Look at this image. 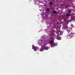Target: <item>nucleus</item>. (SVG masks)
<instances>
[{"instance_id": "11", "label": "nucleus", "mask_w": 75, "mask_h": 75, "mask_svg": "<svg viewBox=\"0 0 75 75\" xmlns=\"http://www.w3.org/2000/svg\"><path fill=\"white\" fill-rule=\"evenodd\" d=\"M50 9H49V8H48L47 9V11H50Z\"/></svg>"}, {"instance_id": "10", "label": "nucleus", "mask_w": 75, "mask_h": 75, "mask_svg": "<svg viewBox=\"0 0 75 75\" xmlns=\"http://www.w3.org/2000/svg\"><path fill=\"white\" fill-rule=\"evenodd\" d=\"M71 10H69V13H71Z\"/></svg>"}, {"instance_id": "13", "label": "nucleus", "mask_w": 75, "mask_h": 75, "mask_svg": "<svg viewBox=\"0 0 75 75\" xmlns=\"http://www.w3.org/2000/svg\"><path fill=\"white\" fill-rule=\"evenodd\" d=\"M47 44H48V43H45V45H47Z\"/></svg>"}, {"instance_id": "7", "label": "nucleus", "mask_w": 75, "mask_h": 75, "mask_svg": "<svg viewBox=\"0 0 75 75\" xmlns=\"http://www.w3.org/2000/svg\"><path fill=\"white\" fill-rule=\"evenodd\" d=\"M70 16V14L68 13L67 15L66 16H67V17H68V16Z\"/></svg>"}, {"instance_id": "14", "label": "nucleus", "mask_w": 75, "mask_h": 75, "mask_svg": "<svg viewBox=\"0 0 75 75\" xmlns=\"http://www.w3.org/2000/svg\"><path fill=\"white\" fill-rule=\"evenodd\" d=\"M68 6H66V8H68Z\"/></svg>"}, {"instance_id": "3", "label": "nucleus", "mask_w": 75, "mask_h": 75, "mask_svg": "<svg viewBox=\"0 0 75 75\" xmlns=\"http://www.w3.org/2000/svg\"><path fill=\"white\" fill-rule=\"evenodd\" d=\"M45 49L46 50H48L49 49V47L48 46H46Z\"/></svg>"}, {"instance_id": "6", "label": "nucleus", "mask_w": 75, "mask_h": 75, "mask_svg": "<svg viewBox=\"0 0 75 75\" xmlns=\"http://www.w3.org/2000/svg\"><path fill=\"white\" fill-rule=\"evenodd\" d=\"M54 14H56L57 13V11H53V12Z\"/></svg>"}, {"instance_id": "17", "label": "nucleus", "mask_w": 75, "mask_h": 75, "mask_svg": "<svg viewBox=\"0 0 75 75\" xmlns=\"http://www.w3.org/2000/svg\"><path fill=\"white\" fill-rule=\"evenodd\" d=\"M69 7H71V6L69 5Z\"/></svg>"}, {"instance_id": "16", "label": "nucleus", "mask_w": 75, "mask_h": 75, "mask_svg": "<svg viewBox=\"0 0 75 75\" xmlns=\"http://www.w3.org/2000/svg\"><path fill=\"white\" fill-rule=\"evenodd\" d=\"M61 6H63V5H61Z\"/></svg>"}, {"instance_id": "12", "label": "nucleus", "mask_w": 75, "mask_h": 75, "mask_svg": "<svg viewBox=\"0 0 75 75\" xmlns=\"http://www.w3.org/2000/svg\"><path fill=\"white\" fill-rule=\"evenodd\" d=\"M34 51H37V49H35V48L34 49Z\"/></svg>"}, {"instance_id": "2", "label": "nucleus", "mask_w": 75, "mask_h": 75, "mask_svg": "<svg viewBox=\"0 0 75 75\" xmlns=\"http://www.w3.org/2000/svg\"><path fill=\"white\" fill-rule=\"evenodd\" d=\"M44 50V49L42 48V47H41L40 49V51L42 52V51H43Z\"/></svg>"}, {"instance_id": "8", "label": "nucleus", "mask_w": 75, "mask_h": 75, "mask_svg": "<svg viewBox=\"0 0 75 75\" xmlns=\"http://www.w3.org/2000/svg\"><path fill=\"white\" fill-rule=\"evenodd\" d=\"M35 49V46H33L32 49Z\"/></svg>"}, {"instance_id": "4", "label": "nucleus", "mask_w": 75, "mask_h": 75, "mask_svg": "<svg viewBox=\"0 0 75 75\" xmlns=\"http://www.w3.org/2000/svg\"><path fill=\"white\" fill-rule=\"evenodd\" d=\"M58 45L57 44V43H54L53 46H54V47H55V46H57V45Z\"/></svg>"}, {"instance_id": "18", "label": "nucleus", "mask_w": 75, "mask_h": 75, "mask_svg": "<svg viewBox=\"0 0 75 75\" xmlns=\"http://www.w3.org/2000/svg\"><path fill=\"white\" fill-rule=\"evenodd\" d=\"M44 44H45V43H44Z\"/></svg>"}, {"instance_id": "15", "label": "nucleus", "mask_w": 75, "mask_h": 75, "mask_svg": "<svg viewBox=\"0 0 75 75\" xmlns=\"http://www.w3.org/2000/svg\"><path fill=\"white\" fill-rule=\"evenodd\" d=\"M43 48H45V46H43Z\"/></svg>"}, {"instance_id": "1", "label": "nucleus", "mask_w": 75, "mask_h": 75, "mask_svg": "<svg viewBox=\"0 0 75 75\" xmlns=\"http://www.w3.org/2000/svg\"><path fill=\"white\" fill-rule=\"evenodd\" d=\"M71 33V34H70V32H69V34L70 35V36H71V37H74L75 36V33H71V32H70Z\"/></svg>"}, {"instance_id": "5", "label": "nucleus", "mask_w": 75, "mask_h": 75, "mask_svg": "<svg viewBox=\"0 0 75 75\" xmlns=\"http://www.w3.org/2000/svg\"><path fill=\"white\" fill-rule=\"evenodd\" d=\"M50 6H52V2L50 1Z\"/></svg>"}, {"instance_id": "9", "label": "nucleus", "mask_w": 75, "mask_h": 75, "mask_svg": "<svg viewBox=\"0 0 75 75\" xmlns=\"http://www.w3.org/2000/svg\"><path fill=\"white\" fill-rule=\"evenodd\" d=\"M50 43H52V42H53L51 40L50 41Z\"/></svg>"}]
</instances>
